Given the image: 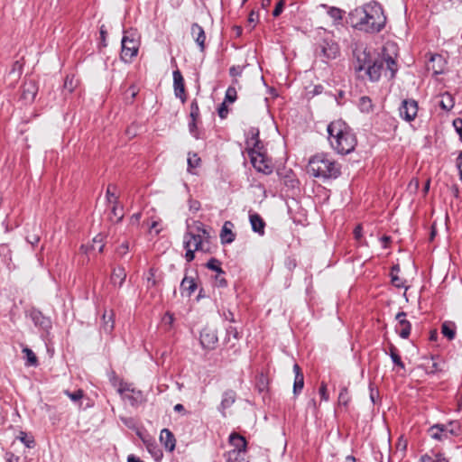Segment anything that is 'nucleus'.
<instances>
[{
  "label": "nucleus",
  "instance_id": "46",
  "mask_svg": "<svg viewBox=\"0 0 462 462\" xmlns=\"http://www.w3.org/2000/svg\"><path fill=\"white\" fill-rule=\"evenodd\" d=\"M200 158L197 153H189L188 167L189 169L197 168L199 165Z\"/></svg>",
  "mask_w": 462,
  "mask_h": 462
},
{
  "label": "nucleus",
  "instance_id": "32",
  "mask_svg": "<svg viewBox=\"0 0 462 462\" xmlns=\"http://www.w3.org/2000/svg\"><path fill=\"white\" fill-rule=\"evenodd\" d=\"M321 6L328 9V14L334 20L335 24H339L341 23L343 14H345L343 10L334 6L329 7L327 5H321Z\"/></svg>",
  "mask_w": 462,
  "mask_h": 462
},
{
  "label": "nucleus",
  "instance_id": "62",
  "mask_svg": "<svg viewBox=\"0 0 462 462\" xmlns=\"http://www.w3.org/2000/svg\"><path fill=\"white\" fill-rule=\"evenodd\" d=\"M140 219H141V213H134L130 217V225H132V226L139 225Z\"/></svg>",
  "mask_w": 462,
  "mask_h": 462
},
{
  "label": "nucleus",
  "instance_id": "37",
  "mask_svg": "<svg viewBox=\"0 0 462 462\" xmlns=\"http://www.w3.org/2000/svg\"><path fill=\"white\" fill-rule=\"evenodd\" d=\"M17 439L21 442H23L25 445V447H27L29 448H32L35 446V441H34L33 437L31 435H28L24 431H20V434L17 437Z\"/></svg>",
  "mask_w": 462,
  "mask_h": 462
},
{
  "label": "nucleus",
  "instance_id": "30",
  "mask_svg": "<svg viewBox=\"0 0 462 462\" xmlns=\"http://www.w3.org/2000/svg\"><path fill=\"white\" fill-rule=\"evenodd\" d=\"M230 443L235 447L233 450L245 451L246 440L237 433H232L229 437Z\"/></svg>",
  "mask_w": 462,
  "mask_h": 462
},
{
  "label": "nucleus",
  "instance_id": "63",
  "mask_svg": "<svg viewBox=\"0 0 462 462\" xmlns=\"http://www.w3.org/2000/svg\"><path fill=\"white\" fill-rule=\"evenodd\" d=\"M200 208V203L198 200H189V210L197 212Z\"/></svg>",
  "mask_w": 462,
  "mask_h": 462
},
{
  "label": "nucleus",
  "instance_id": "35",
  "mask_svg": "<svg viewBox=\"0 0 462 462\" xmlns=\"http://www.w3.org/2000/svg\"><path fill=\"white\" fill-rule=\"evenodd\" d=\"M174 324V316L171 312L167 311L162 319V325L166 331L172 329Z\"/></svg>",
  "mask_w": 462,
  "mask_h": 462
},
{
  "label": "nucleus",
  "instance_id": "31",
  "mask_svg": "<svg viewBox=\"0 0 462 462\" xmlns=\"http://www.w3.org/2000/svg\"><path fill=\"white\" fill-rule=\"evenodd\" d=\"M102 320H103V323H102V329L104 330L105 333L106 334H110L113 329H114V313L113 311H109V313H107L106 311L103 314V317H102Z\"/></svg>",
  "mask_w": 462,
  "mask_h": 462
},
{
  "label": "nucleus",
  "instance_id": "17",
  "mask_svg": "<svg viewBox=\"0 0 462 462\" xmlns=\"http://www.w3.org/2000/svg\"><path fill=\"white\" fill-rule=\"evenodd\" d=\"M160 441L170 452L174 450L176 446V439L173 433L170 430H162L160 433Z\"/></svg>",
  "mask_w": 462,
  "mask_h": 462
},
{
  "label": "nucleus",
  "instance_id": "52",
  "mask_svg": "<svg viewBox=\"0 0 462 462\" xmlns=\"http://www.w3.org/2000/svg\"><path fill=\"white\" fill-rule=\"evenodd\" d=\"M229 113V109L226 106V102L221 103V105L217 108V114L220 118L225 119Z\"/></svg>",
  "mask_w": 462,
  "mask_h": 462
},
{
  "label": "nucleus",
  "instance_id": "20",
  "mask_svg": "<svg viewBox=\"0 0 462 462\" xmlns=\"http://www.w3.org/2000/svg\"><path fill=\"white\" fill-rule=\"evenodd\" d=\"M191 35L199 45L200 51H203L205 50L206 40L204 29L199 23H195L191 25Z\"/></svg>",
  "mask_w": 462,
  "mask_h": 462
},
{
  "label": "nucleus",
  "instance_id": "2",
  "mask_svg": "<svg viewBox=\"0 0 462 462\" xmlns=\"http://www.w3.org/2000/svg\"><path fill=\"white\" fill-rule=\"evenodd\" d=\"M328 141L334 151L339 154H348L355 150L356 138L352 130L341 120L328 125Z\"/></svg>",
  "mask_w": 462,
  "mask_h": 462
},
{
  "label": "nucleus",
  "instance_id": "8",
  "mask_svg": "<svg viewBox=\"0 0 462 462\" xmlns=\"http://www.w3.org/2000/svg\"><path fill=\"white\" fill-rule=\"evenodd\" d=\"M418 102L412 98H406L402 101L399 106V115L406 122L413 121L418 115Z\"/></svg>",
  "mask_w": 462,
  "mask_h": 462
},
{
  "label": "nucleus",
  "instance_id": "24",
  "mask_svg": "<svg viewBox=\"0 0 462 462\" xmlns=\"http://www.w3.org/2000/svg\"><path fill=\"white\" fill-rule=\"evenodd\" d=\"M232 226L233 224L230 221L224 223L220 233L222 244H231L236 239V235L232 232L231 229Z\"/></svg>",
  "mask_w": 462,
  "mask_h": 462
},
{
  "label": "nucleus",
  "instance_id": "14",
  "mask_svg": "<svg viewBox=\"0 0 462 462\" xmlns=\"http://www.w3.org/2000/svg\"><path fill=\"white\" fill-rule=\"evenodd\" d=\"M236 400V393L234 390H226L222 394L221 402L217 408L223 417L226 416V410L230 408Z\"/></svg>",
  "mask_w": 462,
  "mask_h": 462
},
{
  "label": "nucleus",
  "instance_id": "22",
  "mask_svg": "<svg viewBox=\"0 0 462 462\" xmlns=\"http://www.w3.org/2000/svg\"><path fill=\"white\" fill-rule=\"evenodd\" d=\"M249 220L254 232L263 236L264 234L265 222L257 213H250Z\"/></svg>",
  "mask_w": 462,
  "mask_h": 462
},
{
  "label": "nucleus",
  "instance_id": "47",
  "mask_svg": "<svg viewBox=\"0 0 462 462\" xmlns=\"http://www.w3.org/2000/svg\"><path fill=\"white\" fill-rule=\"evenodd\" d=\"M184 248L186 249L185 258L188 262H191L195 257V251L194 248H192L191 245L189 241L183 242Z\"/></svg>",
  "mask_w": 462,
  "mask_h": 462
},
{
  "label": "nucleus",
  "instance_id": "56",
  "mask_svg": "<svg viewBox=\"0 0 462 462\" xmlns=\"http://www.w3.org/2000/svg\"><path fill=\"white\" fill-rule=\"evenodd\" d=\"M391 359H392V361L393 362V364L395 365H397L401 369H405V365L402 361L401 356H399V354L393 355V356H391Z\"/></svg>",
  "mask_w": 462,
  "mask_h": 462
},
{
  "label": "nucleus",
  "instance_id": "64",
  "mask_svg": "<svg viewBox=\"0 0 462 462\" xmlns=\"http://www.w3.org/2000/svg\"><path fill=\"white\" fill-rule=\"evenodd\" d=\"M159 225H160V222H159V221H157V220L152 221V222L151 223L150 226H149L150 231H151V232H152V231H154V232H155V234H156V235H158V234L161 232V229H160V228H158Z\"/></svg>",
  "mask_w": 462,
  "mask_h": 462
},
{
  "label": "nucleus",
  "instance_id": "39",
  "mask_svg": "<svg viewBox=\"0 0 462 462\" xmlns=\"http://www.w3.org/2000/svg\"><path fill=\"white\" fill-rule=\"evenodd\" d=\"M350 400H351V398H350V395L348 393L347 388L343 386L340 389V393H339V395H338V404L339 405H343V406H347L349 402H350Z\"/></svg>",
  "mask_w": 462,
  "mask_h": 462
},
{
  "label": "nucleus",
  "instance_id": "26",
  "mask_svg": "<svg viewBox=\"0 0 462 462\" xmlns=\"http://www.w3.org/2000/svg\"><path fill=\"white\" fill-rule=\"evenodd\" d=\"M429 434L432 439L440 440L442 438H448V426L445 424H436L429 429Z\"/></svg>",
  "mask_w": 462,
  "mask_h": 462
},
{
  "label": "nucleus",
  "instance_id": "11",
  "mask_svg": "<svg viewBox=\"0 0 462 462\" xmlns=\"http://www.w3.org/2000/svg\"><path fill=\"white\" fill-rule=\"evenodd\" d=\"M38 92V86L32 79L25 80L22 86L21 98L25 103H32Z\"/></svg>",
  "mask_w": 462,
  "mask_h": 462
},
{
  "label": "nucleus",
  "instance_id": "40",
  "mask_svg": "<svg viewBox=\"0 0 462 462\" xmlns=\"http://www.w3.org/2000/svg\"><path fill=\"white\" fill-rule=\"evenodd\" d=\"M359 108L362 112L369 113L372 111L373 105L372 100L368 97H362L359 99Z\"/></svg>",
  "mask_w": 462,
  "mask_h": 462
},
{
  "label": "nucleus",
  "instance_id": "61",
  "mask_svg": "<svg viewBox=\"0 0 462 462\" xmlns=\"http://www.w3.org/2000/svg\"><path fill=\"white\" fill-rule=\"evenodd\" d=\"M128 250H129L128 242H124L121 245L118 246L117 253L123 256L128 252Z\"/></svg>",
  "mask_w": 462,
  "mask_h": 462
},
{
  "label": "nucleus",
  "instance_id": "1",
  "mask_svg": "<svg viewBox=\"0 0 462 462\" xmlns=\"http://www.w3.org/2000/svg\"><path fill=\"white\" fill-rule=\"evenodd\" d=\"M350 24L356 30L376 33L383 29L386 16L381 5L371 3L356 7L348 14Z\"/></svg>",
  "mask_w": 462,
  "mask_h": 462
},
{
  "label": "nucleus",
  "instance_id": "60",
  "mask_svg": "<svg viewBox=\"0 0 462 462\" xmlns=\"http://www.w3.org/2000/svg\"><path fill=\"white\" fill-rule=\"evenodd\" d=\"M446 426H448V434H450V435L457 434V430L458 429L457 422L451 421L448 424H447Z\"/></svg>",
  "mask_w": 462,
  "mask_h": 462
},
{
  "label": "nucleus",
  "instance_id": "53",
  "mask_svg": "<svg viewBox=\"0 0 462 462\" xmlns=\"http://www.w3.org/2000/svg\"><path fill=\"white\" fill-rule=\"evenodd\" d=\"M453 126L458 134L460 141L462 142V118H456L453 120Z\"/></svg>",
  "mask_w": 462,
  "mask_h": 462
},
{
  "label": "nucleus",
  "instance_id": "28",
  "mask_svg": "<svg viewBox=\"0 0 462 462\" xmlns=\"http://www.w3.org/2000/svg\"><path fill=\"white\" fill-rule=\"evenodd\" d=\"M457 326L453 321H444L441 325V333L448 340H453L456 337Z\"/></svg>",
  "mask_w": 462,
  "mask_h": 462
},
{
  "label": "nucleus",
  "instance_id": "12",
  "mask_svg": "<svg viewBox=\"0 0 462 462\" xmlns=\"http://www.w3.org/2000/svg\"><path fill=\"white\" fill-rule=\"evenodd\" d=\"M172 76L174 94L176 97L181 100L182 103H185L187 100V97L185 94V85L182 74L179 69H176L173 71Z\"/></svg>",
  "mask_w": 462,
  "mask_h": 462
},
{
  "label": "nucleus",
  "instance_id": "34",
  "mask_svg": "<svg viewBox=\"0 0 462 462\" xmlns=\"http://www.w3.org/2000/svg\"><path fill=\"white\" fill-rule=\"evenodd\" d=\"M245 451L231 450L227 453V462H247L245 458Z\"/></svg>",
  "mask_w": 462,
  "mask_h": 462
},
{
  "label": "nucleus",
  "instance_id": "10",
  "mask_svg": "<svg viewBox=\"0 0 462 462\" xmlns=\"http://www.w3.org/2000/svg\"><path fill=\"white\" fill-rule=\"evenodd\" d=\"M199 340L203 348L214 349L218 341L217 330L210 327H205L200 332Z\"/></svg>",
  "mask_w": 462,
  "mask_h": 462
},
{
  "label": "nucleus",
  "instance_id": "23",
  "mask_svg": "<svg viewBox=\"0 0 462 462\" xmlns=\"http://www.w3.org/2000/svg\"><path fill=\"white\" fill-rule=\"evenodd\" d=\"M293 372L295 374L293 383V394L298 395L304 387V375L298 364L293 365Z\"/></svg>",
  "mask_w": 462,
  "mask_h": 462
},
{
  "label": "nucleus",
  "instance_id": "59",
  "mask_svg": "<svg viewBox=\"0 0 462 462\" xmlns=\"http://www.w3.org/2000/svg\"><path fill=\"white\" fill-rule=\"evenodd\" d=\"M242 72H243V67H241V66H232L229 69V74L232 77L240 76L242 74Z\"/></svg>",
  "mask_w": 462,
  "mask_h": 462
},
{
  "label": "nucleus",
  "instance_id": "15",
  "mask_svg": "<svg viewBox=\"0 0 462 462\" xmlns=\"http://www.w3.org/2000/svg\"><path fill=\"white\" fill-rule=\"evenodd\" d=\"M446 66V60L440 54H433L430 56L427 63L428 70H432L435 75L442 74Z\"/></svg>",
  "mask_w": 462,
  "mask_h": 462
},
{
  "label": "nucleus",
  "instance_id": "36",
  "mask_svg": "<svg viewBox=\"0 0 462 462\" xmlns=\"http://www.w3.org/2000/svg\"><path fill=\"white\" fill-rule=\"evenodd\" d=\"M395 448V454L398 455L401 459L403 458L407 448V440L404 439L402 436H401L398 439Z\"/></svg>",
  "mask_w": 462,
  "mask_h": 462
},
{
  "label": "nucleus",
  "instance_id": "43",
  "mask_svg": "<svg viewBox=\"0 0 462 462\" xmlns=\"http://www.w3.org/2000/svg\"><path fill=\"white\" fill-rule=\"evenodd\" d=\"M237 98V92L235 86H229L225 94L226 103H234Z\"/></svg>",
  "mask_w": 462,
  "mask_h": 462
},
{
  "label": "nucleus",
  "instance_id": "25",
  "mask_svg": "<svg viewBox=\"0 0 462 462\" xmlns=\"http://www.w3.org/2000/svg\"><path fill=\"white\" fill-rule=\"evenodd\" d=\"M197 289V283L193 277L185 276L180 282V291L182 294L189 297Z\"/></svg>",
  "mask_w": 462,
  "mask_h": 462
},
{
  "label": "nucleus",
  "instance_id": "54",
  "mask_svg": "<svg viewBox=\"0 0 462 462\" xmlns=\"http://www.w3.org/2000/svg\"><path fill=\"white\" fill-rule=\"evenodd\" d=\"M284 5H285V4H284V1H283V0H280V1L276 4L275 8H274V10L273 11V15L274 17L279 16V15L282 13V11H283V7H284Z\"/></svg>",
  "mask_w": 462,
  "mask_h": 462
},
{
  "label": "nucleus",
  "instance_id": "38",
  "mask_svg": "<svg viewBox=\"0 0 462 462\" xmlns=\"http://www.w3.org/2000/svg\"><path fill=\"white\" fill-rule=\"evenodd\" d=\"M23 352L25 354L26 356V365L35 366L38 364L37 357L33 351L28 347H24L23 349Z\"/></svg>",
  "mask_w": 462,
  "mask_h": 462
},
{
  "label": "nucleus",
  "instance_id": "9",
  "mask_svg": "<svg viewBox=\"0 0 462 462\" xmlns=\"http://www.w3.org/2000/svg\"><path fill=\"white\" fill-rule=\"evenodd\" d=\"M250 160L254 168L263 174L269 175L273 172V167L270 161L263 153L250 152Z\"/></svg>",
  "mask_w": 462,
  "mask_h": 462
},
{
  "label": "nucleus",
  "instance_id": "18",
  "mask_svg": "<svg viewBox=\"0 0 462 462\" xmlns=\"http://www.w3.org/2000/svg\"><path fill=\"white\" fill-rule=\"evenodd\" d=\"M355 56L356 57V64L355 65V69L357 72H360L362 70H366V68L370 63V55L364 51H354Z\"/></svg>",
  "mask_w": 462,
  "mask_h": 462
},
{
  "label": "nucleus",
  "instance_id": "13",
  "mask_svg": "<svg viewBox=\"0 0 462 462\" xmlns=\"http://www.w3.org/2000/svg\"><path fill=\"white\" fill-rule=\"evenodd\" d=\"M383 71H384V61L382 60V58L377 59L372 64H369L365 70L369 79L373 82L379 80Z\"/></svg>",
  "mask_w": 462,
  "mask_h": 462
},
{
  "label": "nucleus",
  "instance_id": "29",
  "mask_svg": "<svg viewBox=\"0 0 462 462\" xmlns=\"http://www.w3.org/2000/svg\"><path fill=\"white\" fill-rule=\"evenodd\" d=\"M411 325L407 319H401L396 326V332L402 338H408L411 334Z\"/></svg>",
  "mask_w": 462,
  "mask_h": 462
},
{
  "label": "nucleus",
  "instance_id": "6",
  "mask_svg": "<svg viewBox=\"0 0 462 462\" xmlns=\"http://www.w3.org/2000/svg\"><path fill=\"white\" fill-rule=\"evenodd\" d=\"M117 392L124 401H127L134 408L145 401L142 391L135 389L131 383L123 381H119Z\"/></svg>",
  "mask_w": 462,
  "mask_h": 462
},
{
  "label": "nucleus",
  "instance_id": "5",
  "mask_svg": "<svg viewBox=\"0 0 462 462\" xmlns=\"http://www.w3.org/2000/svg\"><path fill=\"white\" fill-rule=\"evenodd\" d=\"M121 59L125 62H131L138 54L140 37L136 30L130 29L124 32L122 38Z\"/></svg>",
  "mask_w": 462,
  "mask_h": 462
},
{
  "label": "nucleus",
  "instance_id": "3",
  "mask_svg": "<svg viewBox=\"0 0 462 462\" xmlns=\"http://www.w3.org/2000/svg\"><path fill=\"white\" fill-rule=\"evenodd\" d=\"M307 171L314 178L323 180L337 179L341 174V166L328 154L317 153L310 158Z\"/></svg>",
  "mask_w": 462,
  "mask_h": 462
},
{
  "label": "nucleus",
  "instance_id": "19",
  "mask_svg": "<svg viewBox=\"0 0 462 462\" xmlns=\"http://www.w3.org/2000/svg\"><path fill=\"white\" fill-rule=\"evenodd\" d=\"M30 316L36 327H39L44 330H47L51 327V320L45 316H43V314L39 310H32Z\"/></svg>",
  "mask_w": 462,
  "mask_h": 462
},
{
  "label": "nucleus",
  "instance_id": "44",
  "mask_svg": "<svg viewBox=\"0 0 462 462\" xmlns=\"http://www.w3.org/2000/svg\"><path fill=\"white\" fill-rule=\"evenodd\" d=\"M206 266L217 273L218 274H223L224 273V271L221 269V263L219 260L216 259V258H211L206 264Z\"/></svg>",
  "mask_w": 462,
  "mask_h": 462
},
{
  "label": "nucleus",
  "instance_id": "16",
  "mask_svg": "<svg viewBox=\"0 0 462 462\" xmlns=\"http://www.w3.org/2000/svg\"><path fill=\"white\" fill-rule=\"evenodd\" d=\"M251 134V137L246 140V150L249 156L250 152L262 153L261 150L263 149L262 142L259 139V131L253 129Z\"/></svg>",
  "mask_w": 462,
  "mask_h": 462
},
{
  "label": "nucleus",
  "instance_id": "57",
  "mask_svg": "<svg viewBox=\"0 0 462 462\" xmlns=\"http://www.w3.org/2000/svg\"><path fill=\"white\" fill-rule=\"evenodd\" d=\"M189 133L196 138H199L198 133H197V124L196 120L191 119V121L189 123Z\"/></svg>",
  "mask_w": 462,
  "mask_h": 462
},
{
  "label": "nucleus",
  "instance_id": "42",
  "mask_svg": "<svg viewBox=\"0 0 462 462\" xmlns=\"http://www.w3.org/2000/svg\"><path fill=\"white\" fill-rule=\"evenodd\" d=\"M118 197H115V200L112 203V208H111V215H113L115 217H116V222H120L123 217L124 214L122 213V209L118 208Z\"/></svg>",
  "mask_w": 462,
  "mask_h": 462
},
{
  "label": "nucleus",
  "instance_id": "55",
  "mask_svg": "<svg viewBox=\"0 0 462 462\" xmlns=\"http://www.w3.org/2000/svg\"><path fill=\"white\" fill-rule=\"evenodd\" d=\"M26 240L32 246L36 245L40 241V236L38 234L28 235Z\"/></svg>",
  "mask_w": 462,
  "mask_h": 462
},
{
  "label": "nucleus",
  "instance_id": "27",
  "mask_svg": "<svg viewBox=\"0 0 462 462\" xmlns=\"http://www.w3.org/2000/svg\"><path fill=\"white\" fill-rule=\"evenodd\" d=\"M126 278V273L123 266H118L116 268H114L112 274H111V282L114 285H118L119 287H122L123 283L125 282Z\"/></svg>",
  "mask_w": 462,
  "mask_h": 462
},
{
  "label": "nucleus",
  "instance_id": "7",
  "mask_svg": "<svg viewBox=\"0 0 462 462\" xmlns=\"http://www.w3.org/2000/svg\"><path fill=\"white\" fill-rule=\"evenodd\" d=\"M317 54L328 60H334L339 54L338 44L332 39H323L319 44Z\"/></svg>",
  "mask_w": 462,
  "mask_h": 462
},
{
  "label": "nucleus",
  "instance_id": "21",
  "mask_svg": "<svg viewBox=\"0 0 462 462\" xmlns=\"http://www.w3.org/2000/svg\"><path fill=\"white\" fill-rule=\"evenodd\" d=\"M382 60L384 61L385 76H388L389 79H393L398 70V65L396 63V60L388 54H383V56L382 57Z\"/></svg>",
  "mask_w": 462,
  "mask_h": 462
},
{
  "label": "nucleus",
  "instance_id": "48",
  "mask_svg": "<svg viewBox=\"0 0 462 462\" xmlns=\"http://www.w3.org/2000/svg\"><path fill=\"white\" fill-rule=\"evenodd\" d=\"M156 270L154 268H150L148 276H147V288L154 287L157 285V280L155 279Z\"/></svg>",
  "mask_w": 462,
  "mask_h": 462
},
{
  "label": "nucleus",
  "instance_id": "45",
  "mask_svg": "<svg viewBox=\"0 0 462 462\" xmlns=\"http://www.w3.org/2000/svg\"><path fill=\"white\" fill-rule=\"evenodd\" d=\"M64 393L74 402H79L83 398L84 392L81 389H79L73 393L65 390Z\"/></svg>",
  "mask_w": 462,
  "mask_h": 462
},
{
  "label": "nucleus",
  "instance_id": "51",
  "mask_svg": "<svg viewBox=\"0 0 462 462\" xmlns=\"http://www.w3.org/2000/svg\"><path fill=\"white\" fill-rule=\"evenodd\" d=\"M319 393L321 401H324V402H328V401L329 395L328 393V389H327V383H326L321 382Z\"/></svg>",
  "mask_w": 462,
  "mask_h": 462
},
{
  "label": "nucleus",
  "instance_id": "4",
  "mask_svg": "<svg viewBox=\"0 0 462 462\" xmlns=\"http://www.w3.org/2000/svg\"><path fill=\"white\" fill-rule=\"evenodd\" d=\"M209 238V230H208L201 222L195 221L191 227L189 226V230L184 236L183 242L189 241L194 250L208 252Z\"/></svg>",
  "mask_w": 462,
  "mask_h": 462
},
{
  "label": "nucleus",
  "instance_id": "58",
  "mask_svg": "<svg viewBox=\"0 0 462 462\" xmlns=\"http://www.w3.org/2000/svg\"><path fill=\"white\" fill-rule=\"evenodd\" d=\"M112 189H115V187L112 185H109L106 189V199H107L108 203H110V204L113 203V201L115 200V197H116V194L112 191Z\"/></svg>",
  "mask_w": 462,
  "mask_h": 462
},
{
  "label": "nucleus",
  "instance_id": "33",
  "mask_svg": "<svg viewBox=\"0 0 462 462\" xmlns=\"http://www.w3.org/2000/svg\"><path fill=\"white\" fill-rule=\"evenodd\" d=\"M441 109L445 111H450L455 105L454 97L451 94L445 92L440 96V100L439 102Z\"/></svg>",
  "mask_w": 462,
  "mask_h": 462
},
{
  "label": "nucleus",
  "instance_id": "50",
  "mask_svg": "<svg viewBox=\"0 0 462 462\" xmlns=\"http://www.w3.org/2000/svg\"><path fill=\"white\" fill-rule=\"evenodd\" d=\"M199 116V108L197 100H193L190 104V117L197 120Z\"/></svg>",
  "mask_w": 462,
  "mask_h": 462
},
{
  "label": "nucleus",
  "instance_id": "49",
  "mask_svg": "<svg viewBox=\"0 0 462 462\" xmlns=\"http://www.w3.org/2000/svg\"><path fill=\"white\" fill-rule=\"evenodd\" d=\"M392 283L397 288H406L404 281L400 278L397 274L391 273Z\"/></svg>",
  "mask_w": 462,
  "mask_h": 462
},
{
  "label": "nucleus",
  "instance_id": "41",
  "mask_svg": "<svg viewBox=\"0 0 462 462\" xmlns=\"http://www.w3.org/2000/svg\"><path fill=\"white\" fill-rule=\"evenodd\" d=\"M104 239L105 236L102 234L97 235L93 238L92 249H97L99 253H102L105 247Z\"/></svg>",
  "mask_w": 462,
  "mask_h": 462
}]
</instances>
